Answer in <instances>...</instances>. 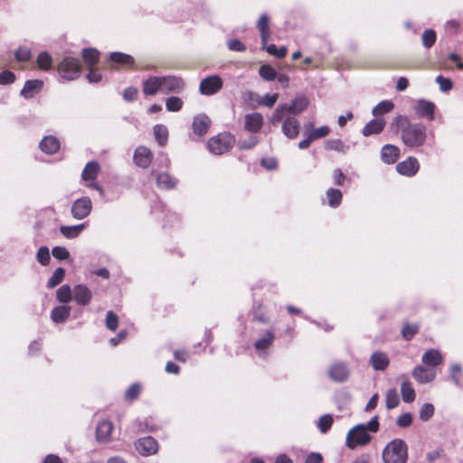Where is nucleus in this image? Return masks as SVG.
I'll return each mask as SVG.
<instances>
[{
	"mask_svg": "<svg viewBox=\"0 0 463 463\" xmlns=\"http://www.w3.org/2000/svg\"><path fill=\"white\" fill-rule=\"evenodd\" d=\"M392 128L400 133L403 145L409 148L422 146L427 139V128L421 123H411L407 116L399 115L392 122Z\"/></svg>",
	"mask_w": 463,
	"mask_h": 463,
	"instance_id": "1",
	"label": "nucleus"
},
{
	"mask_svg": "<svg viewBox=\"0 0 463 463\" xmlns=\"http://www.w3.org/2000/svg\"><path fill=\"white\" fill-rule=\"evenodd\" d=\"M308 105V99L305 95H298L292 99L290 104L284 103L279 105L271 115L270 123L277 125L288 114H300L307 109Z\"/></svg>",
	"mask_w": 463,
	"mask_h": 463,
	"instance_id": "2",
	"label": "nucleus"
},
{
	"mask_svg": "<svg viewBox=\"0 0 463 463\" xmlns=\"http://www.w3.org/2000/svg\"><path fill=\"white\" fill-rule=\"evenodd\" d=\"M383 463H407L408 445L402 439H394L384 447L382 454Z\"/></svg>",
	"mask_w": 463,
	"mask_h": 463,
	"instance_id": "3",
	"label": "nucleus"
},
{
	"mask_svg": "<svg viewBox=\"0 0 463 463\" xmlns=\"http://www.w3.org/2000/svg\"><path fill=\"white\" fill-rule=\"evenodd\" d=\"M234 144V136L229 132H222L212 137L207 142V147L214 155H222L228 152Z\"/></svg>",
	"mask_w": 463,
	"mask_h": 463,
	"instance_id": "4",
	"label": "nucleus"
},
{
	"mask_svg": "<svg viewBox=\"0 0 463 463\" xmlns=\"http://www.w3.org/2000/svg\"><path fill=\"white\" fill-rule=\"evenodd\" d=\"M81 68V62L78 58L68 56L59 62L57 71L62 79L73 80L80 77Z\"/></svg>",
	"mask_w": 463,
	"mask_h": 463,
	"instance_id": "5",
	"label": "nucleus"
},
{
	"mask_svg": "<svg viewBox=\"0 0 463 463\" xmlns=\"http://www.w3.org/2000/svg\"><path fill=\"white\" fill-rule=\"evenodd\" d=\"M371 439L372 437L367 433L364 424H358L348 431L345 444L350 449H354L359 446L367 445Z\"/></svg>",
	"mask_w": 463,
	"mask_h": 463,
	"instance_id": "6",
	"label": "nucleus"
},
{
	"mask_svg": "<svg viewBox=\"0 0 463 463\" xmlns=\"http://www.w3.org/2000/svg\"><path fill=\"white\" fill-rule=\"evenodd\" d=\"M223 80L219 75H212L203 79L199 85V91L205 96L216 94L222 89Z\"/></svg>",
	"mask_w": 463,
	"mask_h": 463,
	"instance_id": "7",
	"label": "nucleus"
},
{
	"mask_svg": "<svg viewBox=\"0 0 463 463\" xmlns=\"http://www.w3.org/2000/svg\"><path fill=\"white\" fill-rule=\"evenodd\" d=\"M91 210L92 202L90 198L88 196H82L72 203L71 213L73 218L82 220L90 215Z\"/></svg>",
	"mask_w": 463,
	"mask_h": 463,
	"instance_id": "8",
	"label": "nucleus"
},
{
	"mask_svg": "<svg viewBox=\"0 0 463 463\" xmlns=\"http://www.w3.org/2000/svg\"><path fill=\"white\" fill-rule=\"evenodd\" d=\"M185 82L181 77L166 75L161 77V91L168 93H180L184 90Z\"/></svg>",
	"mask_w": 463,
	"mask_h": 463,
	"instance_id": "9",
	"label": "nucleus"
},
{
	"mask_svg": "<svg viewBox=\"0 0 463 463\" xmlns=\"http://www.w3.org/2000/svg\"><path fill=\"white\" fill-rule=\"evenodd\" d=\"M154 158L152 151L144 146H137L134 152V163L140 168L146 169Z\"/></svg>",
	"mask_w": 463,
	"mask_h": 463,
	"instance_id": "10",
	"label": "nucleus"
},
{
	"mask_svg": "<svg viewBox=\"0 0 463 463\" xmlns=\"http://www.w3.org/2000/svg\"><path fill=\"white\" fill-rule=\"evenodd\" d=\"M414 112L418 118L434 120L436 106L433 102L426 99H419L414 106Z\"/></svg>",
	"mask_w": 463,
	"mask_h": 463,
	"instance_id": "11",
	"label": "nucleus"
},
{
	"mask_svg": "<svg viewBox=\"0 0 463 463\" xmlns=\"http://www.w3.org/2000/svg\"><path fill=\"white\" fill-rule=\"evenodd\" d=\"M420 169V164L416 157L409 156L396 165L397 172L404 176H414Z\"/></svg>",
	"mask_w": 463,
	"mask_h": 463,
	"instance_id": "12",
	"label": "nucleus"
},
{
	"mask_svg": "<svg viewBox=\"0 0 463 463\" xmlns=\"http://www.w3.org/2000/svg\"><path fill=\"white\" fill-rule=\"evenodd\" d=\"M282 126L281 130L282 133L289 139H295L298 134L300 129V124L297 118L290 116L289 114L285 116V118L281 120Z\"/></svg>",
	"mask_w": 463,
	"mask_h": 463,
	"instance_id": "13",
	"label": "nucleus"
},
{
	"mask_svg": "<svg viewBox=\"0 0 463 463\" xmlns=\"http://www.w3.org/2000/svg\"><path fill=\"white\" fill-rule=\"evenodd\" d=\"M136 449L142 456H150L156 454L158 450V443L151 436L139 439L136 442Z\"/></svg>",
	"mask_w": 463,
	"mask_h": 463,
	"instance_id": "14",
	"label": "nucleus"
},
{
	"mask_svg": "<svg viewBox=\"0 0 463 463\" xmlns=\"http://www.w3.org/2000/svg\"><path fill=\"white\" fill-rule=\"evenodd\" d=\"M109 60L112 63V68L126 70H131L134 68L135 60L129 54L119 52H112L109 56Z\"/></svg>",
	"mask_w": 463,
	"mask_h": 463,
	"instance_id": "15",
	"label": "nucleus"
},
{
	"mask_svg": "<svg viewBox=\"0 0 463 463\" xmlns=\"http://www.w3.org/2000/svg\"><path fill=\"white\" fill-rule=\"evenodd\" d=\"M212 120L205 114L196 115L192 122L193 133L201 137L206 135L210 129Z\"/></svg>",
	"mask_w": 463,
	"mask_h": 463,
	"instance_id": "16",
	"label": "nucleus"
},
{
	"mask_svg": "<svg viewBox=\"0 0 463 463\" xmlns=\"http://www.w3.org/2000/svg\"><path fill=\"white\" fill-rule=\"evenodd\" d=\"M329 378L335 383H343L349 377V369L346 364L342 362L334 363L328 369Z\"/></svg>",
	"mask_w": 463,
	"mask_h": 463,
	"instance_id": "17",
	"label": "nucleus"
},
{
	"mask_svg": "<svg viewBox=\"0 0 463 463\" xmlns=\"http://www.w3.org/2000/svg\"><path fill=\"white\" fill-rule=\"evenodd\" d=\"M72 298L80 306H87L91 302L92 293L90 289L83 284L76 285L72 289Z\"/></svg>",
	"mask_w": 463,
	"mask_h": 463,
	"instance_id": "18",
	"label": "nucleus"
},
{
	"mask_svg": "<svg viewBox=\"0 0 463 463\" xmlns=\"http://www.w3.org/2000/svg\"><path fill=\"white\" fill-rule=\"evenodd\" d=\"M150 175H155L156 184L159 189L172 190L176 187V184H177L176 179L166 172L156 174V172L153 170L150 173Z\"/></svg>",
	"mask_w": 463,
	"mask_h": 463,
	"instance_id": "19",
	"label": "nucleus"
},
{
	"mask_svg": "<svg viewBox=\"0 0 463 463\" xmlns=\"http://www.w3.org/2000/svg\"><path fill=\"white\" fill-rule=\"evenodd\" d=\"M263 126V117L259 112L247 114L244 117V128L250 133H258Z\"/></svg>",
	"mask_w": 463,
	"mask_h": 463,
	"instance_id": "20",
	"label": "nucleus"
},
{
	"mask_svg": "<svg viewBox=\"0 0 463 463\" xmlns=\"http://www.w3.org/2000/svg\"><path fill=\"white\" fill-rule=\"evenodd\" d=\"M413 378L420 383L432 382L436 377L435 368H427L421 365L416 366L412 371Z\"/></svg>",
	"mask_w": 463,
	"mask_h": 463,
	"instance_id": "21",
	"label": "nucleus"
},
{
	"mask_svg": "<svg viewBox=\"0 0 463 463\" xmlns=\"http://www.w3.org/2000/svg\"><path fill=\"white\" fill-rule=\"evenodd\" d=\"M400 148L397 146L386 144L381 149V159L387 165L394 164L400 157Z\"/></svg>",
	"mask_w": 463,
	"mask_h": 463,
	"instance_id": "22",
	"label": "nucleus"
},
{
	"mask_svg": "<svg viewBox=\"0 0 463 463\" xmlns=\"http://www.w3.org/2000/svg\"><path fill=\"white\" fill-rule=\"evenodd\" d=\"M257 29L260 34L261 45L262 47H265L270 38L269 17L268 14L263 13L260 16L257 22Z\"/></svg>",
	"mask_w": 463,
	"mask_h": 463,
	"instance_id": "23",
	"label": "nucleus"
},
{
	"mask_svg": "<svg viewBox=\"0 0 463 463\" xmlns=\"http://www.w3.org/2000/svg\"><path fill=\"white\" fill-rule=\"evenodd\" d=\"M60 141L54 136L44 137L39 144L40 149L48 155H54L60 150Z\"/></svg>",
	"mask_w": 463,
	"mask_h": 463,
	"instance_id": "24",
	"label": "nucleus"
},
{
	"mask_svg": "<svg viewBox=\"0 0 463 463\" xmlns=\"http://www.w3.org/2000/svg\"><path fill=\"white\" fill-rule=\"evenodd\" d=\"M142 90L145 96H154L161 90V77L149 76L143 81Z\"/></svg>",
	"mask_w": 463,
	"mask_h": 463,
	"instance_id": "25",
	"label": "nucleus"
},
{
	"mask_svg": "<svg viewBox=\"0 0 463 463\" xmlns=\"http://www.w3.org/2000/svg\"><path fill=\"white\" fill-rule=\"evenodd\" d=\"M114 426L109 420L99 422L96 428V438L99 442L109 441L112 434Z\"/></svg>",
	"mask_w": 463,
	"mask_h": 463,
	"instance_id": "26",
	"label": "nucleus"
},
{
	"mask_svg": "<svg viewBox=\"0 0 463 463\" xmlns=\"http://www.w3.org/2000/svg\"><path fill=\"white\" fill-rule=\"evenodd\" d=\"M385 124L386 122L383 118H373L364 127L362 133L364 137L380 134L383 130Z\"/></svg>",
	"mask_w": 463,
	"mask_h": 463,
	"instance_id": "27",
	"label": "nucleus"
},
{
	"mask_svg": "<svg viewBox=\"0 0 463 463\" xmlns=\"http://www.w3.org/2000/svg\"><path fill=\"white\" fill-rule=\"evenodd\" d=\"M43 81L41 80H28L21 90V95L25 99H31L42 90Z\"/></svg>",
	"mask_w": 463,
	"mask_h": 463,
	"instance_id": "28",
	"label": "nucleus"
},
{
	"mask_svg": "<svg viewBox=\"0 0 463 463\" xmlns=\"http://www.w3.org/2000/svg\"><path fill=\"white\" fill-rule=\"evenodd\" d=\"M81 58L87 66V69L94 68L100 59L99 52L95 48H84L81 51Z\"/></svg>",
	"mask_w": 463,
	"mask_h": 463,
	"instance_id": "29",
	"label": "nucleus"
},
{
	"mask_svg": "<svg viewBox=\"0 0 463 463\" xmlns=\"http://www.w3.org/2000/svg\"><path fill=\"white\" fill-rule=\"evenodd\" d=\"M370 363L374 370L383 371L388 367L390 360L385 353L377 351L371 355Z\"/></svg>",
	"mask_w": 463,
	"mask_h": 463,
	"instance_id": "30",
	"label": "nucleus"
},
{
	"mask_svg": "<svg viewBox=\"0 0 463 463\" xmlns=\"http://www.w3.org/2000/svg\"><path fill=\"white\" fill-rule=\"evenodd\" d=\"M100 172L99 164L96 161H90L84 166L81 178L83 181H95Z\"/></svg>",
	"mask_w": 463,
	"mask_h": 463,
	"instance_id": "31",
	"label": "nucleus"
},
{
	"mask_svg": "<svg viewBox=\"0 0 463 463\" xmlns=\"http://www.w3.org/2000/svg\"><path fill=\"white\" fill-rule=\"evenodd\" d=\"M421 361L426 365L434 368L435 366L442 364L443 357L439 351L436 349H429L422 354Z\"/></svg>",
	"mask_w": 463,
	"mask_h": 463,
	"instance_id": "32",
	"label": "nucleus"
},
{
	"mask_svg": "<svg viewBox=\"0 0 463 463\" xmlns=\"http://www.w3.org/2000/svg\"><path fill=\"white\" fill-rule=\"evenodd\" d=\"M420 323L405 321L401 329V335L403 340L411 341L420 332Z\"/></svg>",
	"mask_w": 463,
	"mask_h": 463,
	"instance_id": "33",
	"label": "nucleus"
},
{
	"mask_svg": "<svg viewBox=\"0 0 463 463\" xmlns=\"http://www.w3.org/2000/svg\"><path fill=\"white\" fill-rule=\"evenodd\" d=\"M274 339V333L271 330H266L263 335L255 341L254 348L257 351H265L272 345Z\"/></svg>",
	"mask_w": 463,
	"mask_h": 463,
	"instance_id": "34",
	"label": "nucleus"
},
{
	"mask_svg": "<svg viewBox=\"0 0 463 463\" xmlns=\"http://www.w3.org/2000/svg\"><path fill=\"white\" fill-rule=\"evenodd\" d=\"M325 149L345 154L349 150V146L340 138H332L325 142Z\"/></svg>",
	"mask_w": 463,
	"mask_h": 463,
	"instance_id": "35",
	"label": "nucleus"
},
{
	"mask_svg": "<svg viewBox=\"0 0 463 463\" xmlns=\"http://www.w3.org/2000/svg\"><path fill=\"white\" fill-rule=\"evenodd\" d=\"M71 307L59 306L52 310L51 317L56 323H61L68 319L71 314Z\"/></svg>",
	"mask_w": 463,
	"mask_h": 463,
	"instance_id": "36",
	"label": "nucleus"
},
{
	"mask_svg": "<svg viewBox=\"0 0 463 463\" xmlns=\"http://www.w3.org/2000/svg\"><path fill=\"white\" fill-rule=\"evenodd\" d=\"M328 205L332 208L338 207L343 200V194L339 189L329 188L326 192Z\"/></svg>",
	"mask_w": 463,
	"mask_h": 463,
	"instance_id": "37",
	"label": "nucleus"
},
{
	"mask_svg": "<svg viewBox=\"0 0 463 463\" xmlns=\"http://www.w3.org/2000/svg\"><path fill=\"white\" fill-rule=\"evenodd\" d=\"M85 224H78L73 226H61V233L67 239L77 238L80 232L84 230Z\"/></svg>",
	"mask_w": 463,
	"mask_h": 463,
	"instance_id": "38",
	"label": "nucleus"
},
{
	"mask_svg": "<svg viewBox=\"0 0 463 463\" xmlns=\"http://www.w3.org/2000/svg\"><path fill=\"white\" fill-rule=\"evenodd\" d=\"M52 61L51 54L45 51L41 52L36 59L37 67L45 71L52 68Z\"/></svg>",
	"mask_w": 463,
	"mask_h": 463,
	"instance_id": "39",
	"label": "nucleus"
},
{
	"mask_svg": "<svg viewBox=\"0 0 463 463\" xmlns=\"http://www.w3.org/2000/svg\"><path fill=\"white\" fill-rule=\"evenodd\" d=\"M154 136L160 146H165L168 139V130L162 124H157L153 128Z\"/></svg>",
	"mask_w": 463,
	"mask_h": 463,
	"instance_id": "40",
	"label": "nucleus"
},
{
	"mask_svg": "<svg viewBox=\"0 0 463 463\" xmlns=\"http://www.w3.org/2000/svg\"><path fill=\"white\" fill-rule=\"evenodd\" d=\"M401 392L404 402L410 403L415 400V391L409 381L402 382L401 385Z\"/></svg>",
	"mask_w": 463,
	"mask_h": 463,
	"instance_id": "41",
	"label": "nucleus"
},
{
	"mask_svg": "<svg viewBox=\"0 0 463 463\" xmlns=\"http://www.w3.org/2000/svg\"><path fill=\"white\" fill-rule=\"evenodd\" d=\"M142 386L138 383H132L125 392L124 399L128 402L137 400L141 393Z\"/></svg>",
	"mask_w": 463,
	"mask_h": 463,
	"instance_id": "42",
	"label": "nucleus"
},
{
	"mask_svg": "<svg viewBox=\"0 0 463 463\" xmlns=\"http://www.w3.org/2000/svg\"><path fill=\"white\" fill-rule=\"evenodd\" d=\"M400 403L397 391L394 388L389 389L385 394V406L388 410L396 408Z\"/></svg>",
	"mask_w": 463,
	"mask_h": 463,
	"instance_id": "43",
	"label": "nucleus"
},
{
	"mask_svg": "<svg viewBox=\"0 0 463 463\" xmlns=\"http://www.w3.org/2000/svg\"><path fill=\"white\" fill-rule=\"evenodd\" d=\"M72 290L68 285H62L56 291V298L61 303H68L72 299Z\"/></svg>",
	"mask_w": 463,
	"mask_h": 463,
	"instance_id": "44",
	"label": "nucleus"
},
{
	"mask_svg": "<svg viewBox=\"0 0 463 463\" xmlns=\"http://www.w3.org/2000/svg\"><path fill=\"white\" fill-rule=\"evenodd\" d=\"M183 106L184 101L177 96H171L165 99V108L170 112H178Z\"/></svg>",
	"mask_w": 463,
	"mask_h": 463,
	"instance_id": "45",
	"label": "nucleus"
},
{
	"mask_svg": "<svg viewBox=\"0 0 463 463\" xmlns=\"http://www.w3.org/2000/svg\"><path fill=\"white\" fill-rule=\"evenodd\" d=\"M64 276H65V269L63 268H61V267L57 268L53 271L52 277L49 279V280L47 282V287L49 288H55L60 283H61V281L64 279Z\"/></svg>",
	"mask_w": 463,
	"mask_h": 463,
	"instance_id": "46",
	"label": "nucleus"
},
{
	"mask_svg": "<svg viewBox=\"0 0 463 463\" xmlns=\"http://www.w3.org/2000/svg\"><path fill=\"white\" fill-rule=\"evenodd\" d=\"M260 76L267 81L274 80L277 77V72L273 67L269 64H263L259 69Z\"/></svg>",
	"mask_w": 463,
	"mask_h": 463,
	"instance_id": "47",
	"label": "nucleus"
},
{
	"mask_svg": "<svg viewBox=\"0 0 463 463\" xmlns=\"http://www.w3.org/2000/svg\"><path fill=\"white\" fill-rule=\"evenodd\" d=\"M394 108V104L391 100H383L378 103L373 109V114L374 116H380L386 114L392 110Z\"/></svg>",
	"mask_w": 463,
	"mask_h": 463,
	"instance_id": "48",
	"label": "nucleus"
},
{
	"mask_svg": "<svg viewBox=\"0 0 463 463\" xmlns=\"http://www.w3.org/2000/svg\"><path fill=\"white\" fill-rule=\"evenodd\" d=\"M437 34L433 29L425 30L421 35L422 44L427 49H430L435 44Z\"/></svg>",
	"mask_w": 463,
	"mask_h": 463,
	"instance_id": "49",
	"label": "nucleus"
},
{
	"mask_svg": "<svg viewBox=\"0 0 463 463\" xmlns=\"http://www.w3.org/2000/svg\"><path fill=\"white\" fill-rule=\"evenodd\" d=\"M261 49L266 50V52L269 54L273 55L279 59L284 58L287 55V51H288L287 47L281 46L279 49H278L275 44H269V45L266 44L265 47L261 46Z\"/></svg>",
	"mask_w": 463,
	"mask_h": 463,
	"instance_id": "50",
	"label": "nucleus"
},
{
	"mask_svg": "<svg viewBox=\"0 0 463 463\" xmlns=\"http://www.w3.org/2000/svg\"><path fill=\"white\" fill-rule=\"evenodd\" d=\"M434 406L431 403H424L419 411V417L422 421H428L434 414Z\"/></svg>",
	"mask_w": 463,
	"mask_h": 463,
	"instance_id": "51",
	"label": "nucleus"
},
{
	"mask_svg": "<svg viewBox=\"0 0 463 463\" xmlns=\"http://www.w3.org/2000/svg\"><path fill=\"white\" fill-rule=\"evenodd\" d=\"M333 422V417L330 414H325L319 419L318 429L322 433H326L331 429Z\"/></svg>",
	"mask_w": 463,
	"mask_h": 463,
	"instance_id": "52",
	"label": "nucleus"
},
{
	"mask_svg": "<svg viewBox=\"0 0 463 463\" xmlns=\"http://www.w3.org/2000/svg\"><path fill=\"white\" fill-rule=\"evenodd\" d=\"M331 129L328 126H322L317 128H314L310 131L309 136L310 138L314 140L320 139L326 137L329 135Z\"/></svg>",
	"mask_w": 463,
	"mask_h": 463,
	"instance_id": "53",
	"label": "nucleus"
},
{
	"mask_svg": "<svg viewBox=\"0 0 463 463\" xmlns=\"http://www.w3.org/2000/svg\"><path fill=\"white\" fill-rule=\"evenodd\" d=\"M106 326L109 330L115 332L118 326V317L113 311H108L106 315Z\"/></svg>",
	"mask_w": 463,
	"mask_h": 463,
	"instance_id": "54",
	"label": "nucleus"
},
{
	"mask_svg": "<svg viewBox=\"0 0 463 463\" xmlns=\"http://www.w3.org/2000/svg\"><path fill=\"white\" fill-rule=\"evenodd\" d=\"M253 321L267 324L269 322V317L263 310V307L261 305H258L257 307L253 310Z\"/></svg>",
	"mask_w": 463,
	"mask_h": 463,
	"instance_id": "55",
	"label": "nucleus"
},
{
	"mask_svg": "<svg viewBox=\"0 0 463 463\" xmlns=\"http://www.w3.org/2000/svg\"><path fill=\"white\" fill-rule=\"evenodd\" d=\"M37 260L43 266L47 265L50 261V251L46 246H42L36 255Z\"/></svg>",
	"mask_w": 463,
	"mask_h": 463,
	"instance_id": "56",
	"label": "nucleus"
},
{
	"mask_svg": "<svg viewBox=\"0 0 463 463\" xmlns=\"http://www.w3.org/2000/svg\"><path fill=\"white\" fill-rule=\"evenodd\" d=\"M14 57L18 61H28L32 57L30 49L26 47H19L14 53Z\"/></svg>",
	"mask_w": 463,
	"mask_h": 463,
	"instance_id": "57",
	"label": "nucleus"
},
{
	"mask_svg": "<svg viewBox=\"0 0 463 463\" xmlns=\"http://www.w3.org/2000/svg\"><path fill=\"white\" fill-rule=\"evenodd\" d=\"M412 419V414L411 412H405L397 418L396 424L401 428H408L411 425Z\"/></svg>",
	"mask_w": 463,
	"mask_h": 463,
	"instance_id": "58",
	"label": "nucleus"
},
{
	"mask_svg": "<svg viewBox=\"0 0 463 463\" xmlns=\"http://www.w3.org/2000/svg\"><path fill=\"white\" fill-rule=\"evenodd\" d=\"M436 82L439 84L440 90L444 92L450 90L453 86L451 80L442 75L437 76Z\"/></svg>",
	"mask_w": 463,
	"mask_h": 463,
	"instance_id": "59",
	"label": "nucleus"
},
{
	"mask_svg": "<svg viewBox=\"0 0 463 463\" xmlns=\"http://www.w3.org/2000/svg\"><path fill=\"white\" fill-rule=\"evenodd\" d=\"M15 80V75L9 70H5L0 72V85L12 84Z\"/></svg>",
	"mask_w": 463,
	"mask_h": 463,
	"instance_id": "60",
	"label": "nucleus"
},
{
	"mask_svg": "<svg viewBox=\"0 0 463 463\" xmlns=\"http://www.w3.org/2000/svg\"><path fill=\"white\" fill-rule=\"evenodd\" d=\"M52 256L60 260H67L70 256L68 250L64 247L56 246L52 249Z\"/></svg>",
	"mask_w": 463,
	"mask_h": 463,
	"instance_id": "61",
	"label": "nucleus"
},
{
	"mask_svg": "<svg viewBox=\"0 0 463 463\" xmlns=\"http://www.w3.org/2000/svg\"><path fill=\"white\" fill-rule=\"evenodd\" d=\"M138 90L136 87H128L123 92V99L126 101L131 102L137 99Z\"/></svg>",
	"mask_w": 463,
	"mask_h": 463,
	"instance_id": "62",
	"label": "nucleus"
},
{
	"mask_svg": "<svg viewBox=\"0 0 463 463\" xmlns=\"http://www.w3.org/2000/svg\"><path fill=\"white\" fill-rule=\"evenodd\" d=\"M228 48L233 52H244L246 45L238 39H232L227 43Z\"/></svg>",
	"mask_w": 463,
	"mask_h": 463,
	"instance_id": "63",
	"label": "nucleus"
},
{
	"mask_svg": "<svg viewBox=\"0 0 463 463\" xmlns=\"http://www.w3.org/2000/svg\"><path fill=\"white\" fill-rule=\"evenodd\" d=\"M88 73L86 75V79L90 83H98L101 80L102 76L99 71L95 70L94 68L88 69Z\"/></svg>",
	"mask_w": 463,
	"mask_h": 463,
	"instance_id": "64",
	"label": "nucleus"
}]
</instances>
